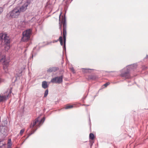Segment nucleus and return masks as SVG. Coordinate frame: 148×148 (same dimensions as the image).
Instances as JSON below:
<instances>
[{"instance_id":"f257e3e1","label":"nucleus","mask_w":148,"mask_h":148,"mask_svg":"<svg viewBox=\"0 0 148 148\" xmlns=\"http://www.w3.org/2000/svg\"><path fill=\"white\" fill-rule=\"evenodd\" d=\"M137 67L136 64H133L128 65L124 68L121 71V76L125 79H129L131 78L130 73L131 71L136 69Z\"/></svg>"},{"instance_id":"f03ea898","label":"nucleus","mask_w":148,"mask_h":148,"mask_svg":"<svg viewBox=\"0 0 148 148\" xmlns=\"http://www.w3.org/2000/svg\"><path fill=\"white\" fill-rule=\"evenodd\" d=\"M27 6V4H25L19 9H14L11 12L10 16L12 18L17 17L21 12H23L26 10Z\"/></svg>"},{"instance_id":"7ed1b4c3","label":"nucleus","mask_w":148,"mask_h":148,"mask_svg":"<svg viewBox=\"0 0 148 148\" xmlns=\"http://www.w3.org/2000/svg\"><path fill=\"white\" fill-rule=\"evenodd\" d=\"M45 119V117H43L40 121L38 120V118L36 119L30 125V127L32 129V131H34L36 129L37 130L38 127H39L43 123Z\"/></svg>"},{"instance_id":"20e7f679","label":"nucleus","mask_w":148,"mask_h":148,"mask_svg":"<svg viewBox=\"0 0 148 148\" xmlns=\"http://www.w3.org/2000/svg\"><path fill=\"white\" fill-rule=\"evenodd\" d=\"M61 23L63 24V38L64 40V45L63 46V51H66V18L64 17L62 19Z\"/></svg>"},{"instance_id":"39448f33","label":"nucleus","mask_w":148,"mask_h":148,"mask_svg":"<svg viewBox=\"0 0 148 148\" xmlns=\"http://www.w3.org/2000/svg\"><path fill=\"white\" fill-rule=\"evenodd\" d=\"M1 41H3L5 42V47L6 45L8 48L9 47V37L8 35L6 33L0 34V42Z\"/></svg>"},{"instance_id":"423d86ee","label":"nucleus","mask_w":148,"mask_h":148,"mask_svg":"<svg viewBox=\"0 0 148 148\" xmlns=\"http://www.w3.org/2000/svg\"><path fill=\"white\" fill-rule=\"evenodd\" d=\"M0 61L3 63V68L5 72L6 73H8L9 63L7 60L5 61V56H0Z\"/></svg>"},{"instance_id":"0eeeda50","label":"nucleus","mask_w":148,"mask_h":148,"mask_svg":"<svg viewBox=\"0 0 148 148\" xmlns=\"http://www.w3.org/2000/svg\"><path fill=\"white\" fill-rule=\"evenodd\" d=\"M63 77L62 75L56 77L52 78L51 81L53 83H57L60 84L62 82Z\"/></svg>"},{"instance_id":"6e6552de","label":"nucleus","mask_w":148,"mask_h":148,"mask_svg":"<svg viewBox=\"0 0 148 148\" xmlns=\"http://www.w3.org/2000/svg\"><path fill=\"white\" fill-rule=\"evenodd\" d=\"M32 32V29H29L23 32V36L27 37L28 38H30V35Z\"/></svg>"},{"instance_id":"1a4fd4ad","label":"nucleus","mask_w":148,"mask_h":148,"mask_svg":"<svg viewBox=\"0 0 148 148\" xmlns=\"http://www.w3.org/2000/svg\"><path fill=\"white\" fill-rule=\"evenodd\" d=\"M59 40L60 45H63V38L62 36H60L59 37V39L58 40H54L53 41H51L50 42H48L47 43V45H50L52 43H54L56 42H57Z\"/></svg>"},{"instance_id":"9d476101","label":"nucleus","mask_w":148,"mask_h":148,"mask_svg":"<svg viewBox=\"0 0 148 148\" xmlns=\"http://www.w3.org/2000/svg\"><path fill=\"white\" fill-rule=\"evenodd\" d=\"M59 68L56 67H50L47 70L48 73H51L52 72H55L58 70Z\"/></svg>"},{"instance_id":"9b49d317","label":"nucleus","mask_w":148,"mask_h":148,"mask_svg":"<svg viewBox=\"0 0 148 148\" xmlns=\"http://www.w3.org/2000/svg\"><path fill=\"white\" fill-rule=\"evenodd\" d=\"M9 94L8 93L7 96H0V102L3 101L7 99L8 97Z\"/></svg>"},{"instance_id":"f8f14e48","label":"nucleus","mask_w":148,"mask_h":148,"mask_svg":"<svg viewBox=\"0 0 148 148\" xmlns=\"http://www.w3.org/2000/svg\"><path fill=\"white\" fill-rule=\"evenodd\" d=\"M94 69H85L82 68V71L84 73H90L89 71V70H93Z\"/></svg>"},{"instance_id":"ddd939ff","label":"nucleus","mask_w":148,"mask_h":148,"mask_svg":"<svg viewBox=\"0 0 148 148\" xmlns=\"http://www.w3.org/2000/svg\"><path fill=\"white\" fill-rule=\"evenodd\" d=\"M42 87L44 89L46 88L48 86L47 84V82L45 81L42 82Z\"/></svg>"},{"instance_id":"4468645a","label":"nucleus","mask_w":148,"mask_h":148,"mask_svg":"<svg viewBox=\"0 0 148 148\" xmlns=\"http://www.w3.org/2000/svg\"><path fill=\"white\" fill-rule=\"evenodd\" d=\"M30 38H28L27 37L23 36L21 38L22 41L26 42L28 41L30 39Z\"/></svg>"},{"instance_id":"2eb2a0df","label":"nucleus","mask_w":148,"mask_h":148,"mask_svg":"<svg viewBox=\"0 0 148 148\" xmlns=\"http://www.w3.org/2000/svg\"><path fill=\"white\" fill-rule=\"evenodd\" d=\"M96 79V77L94 75H90L88 77V79L95 80Z\"/></svg>"},{"instance_id":"dca6fc26","label":"nucleus","mask_w":148,"mask_h":148,"mask_svg":"<svg viewBox=\"0 0 148 148\" xmlns=\"http://www.w3.org/2000/svg\"><path fill=\"white\" fill-rule=\"evenodd\" d=\"M95 137L94 135L92 133L90 134L89 135V138L90 139L93 140L94 139Z\"/></svg>"},{"instance_id":"f3484780","label":"nucleus","mask_w":148,"mask_h":148,"mask_svg":"<svg viewBox=\"0 0 148 148\" xmlns=\"http://www.w3.org/2000/svg\"><path fill=\"white\" fill-rule=\"evenodd\" d=\"M73 105H68L66 106L65 108V109H69L73 108Z\"/></svg>"},{"instance_id":"a211bd4d","label":"nucleus","mask_w":148,"mask_h":148,"mask_svg":"<svg viewBox=\"0 0 148 148\" xmlns=\"http://www.w3.org/2000/svg\"><path fill=\"white\" fill-rule=\"evenodd\" d=\"M36 130V129L35 130H34V131H31V132L30 133L28 136L26 138V139H25V140H26V139H27L29 137V136H30V135H31L32 134H33L35 132V131Z\"/></svg>"},{"instance_id":"6ab92c4d","label":"nucleus","mask_w":148,"mask_h":148,"mask_svg":"<svg viewBox=\"0 0 148 148\" xmlns=\"http://www.w3.org/2000/svg\"><path fill=\"white\" fill-rule=\"evenodd\" d=\"M36 130V129L35 130H34V131H31V132L30 133L28 136L26 138V139H25V140H26V139H27L29 137V136H30V135H31L32 134H33L35 132V131Z\"/></svg>"},{"instance_id":"aec40b11","label":"nucleus","mask_w":148,"mask_h":148,"mask_svg":"<svg viewBox=\"0 0 148 148\" xmlns=\"http://www.w3.org/2000/svg\"><path fill=\"white\" fill-rule=\"evenodd\" d=\"M48 93V89H47L46 90L45 93H44V97H46L47 96Z\"/></svg>"},{"instance_id":"412c9836","label":"nucleus","mask_w":148,"mask_h":148,"mask_svg":"<svg viewBox=\"0 0 148 148\" xmlns=\"http://www.w3.org/2000/svg\"><path fill=\"white\" fill-rule=\"evenodd\" d=\"M4 129V127L3 126H0V131L1 132H2L3 131V130Z\"/></svg>"},{"instance_id":"4be33fe9","label":"nucleus","mask_w":148,"mask_h":148,"mask_svg":"<svg viewBox=\"0 0 148 148\" xmlns=\"http://www.w3.org/2000/svg\"><path fill=\"white\" fill-rule=\"evenodd\" d=\"M110 84V83L109 82H107L103 85V86H105V87H106L108 85H109Z\"/></svg>"},{"instance_id":"5701e85b","label":"nucleus","mask_w":148,"mask_h":148,"mask_svg":"<svg viewBox=\"0 0 148 148\" xmlns=\"http://www.w3.org/2000/svg\"><path fill=\"white\" fill-rule=\"evenodd\" d=\"M24 129H22L20 131V134L21 135H22V134L24 132Z\"/></svg>"},{"instance_id":"b1692460","label":"nucleus","mask_w":148,"mask_h":148,"mask_svg":"<svg viewBox=\"0 0 148 148\" xmlns=\"http://www.w3.org/2000/svg\"><path fill=\"white\" fill-rule=\"evenodd\" d=\"M70 69L71 70V71L73 73H75V72H74L75 70H74V68L73 67H72V68H70Z\"/></svg>"},{"instance_id":"393cba45","label":"nucleus","mask_w":148,"mask_h":148,"mask_svg":"<svg viewBox=\"0 0 148 148\" xmlns=\"http://www.w3.org/2000/svg\"><path fill=\"white\" fill-rule=\"evenodd\" d=\"M3 8H0V14L3 12Z\"/></svg>"},{"instance_id":"a878e982","label":"nucleus","mask_w":148,"mask_h":148,"mask_svg":"<svg viewBox=\"0 0 148 148\" xmlns=\"http://www.w3.org/2000/svg\"><path fill=\"white\" fill-rule=\"evenodd\" d=\"M12 142L11 141V140L10 139V147L12 145Z\"/></svg>"},{"instance_id":"bb28decb","label":"nucleus","mask_w":148,"mask_h":148,"mask_svg":"<svg viewBox=\"0 0 148 148\" xmlns=\"http://www.w3.org/2000/svg\"><path fill=\"white\" fill-rule=\"evenodd\" d=\"M4 148V146L3 145L2 146H1V147H0V148Z\"/></svg>"},{"instance_id":"cd10ccee","label":"nucleus","mask_w":148,"mask_h":148,"mask_svg":"<svg viewBox=\"0 0 148 148\" xmlns=\"http://www.w3.org/2000/svg\"><path fill=\"white\" fill-rule=\"evenodd\" d=\"M62 14V12H61L60 14V15H59V20L60 21V16Z\"/></svg>"},{"instance_id":"c85d7f7f","label":"nucleus","mask_w":148,"mask_h":148,"mask_svg":"<svg viewBox=\"0 0 148 148\" xmlns=\"http://www.w3.org/2000/svg\"><path fill=\"white\" fill-rule=\"evenodd\" d=\"M82 105L85 106H86V107L88 106H89V105H85V104H83V105Z\"/></svg>"},{"instance_id":"c756f323","label":"nucleus","mask_w":148,"mask_h":148,"mask_svg":"<svg viewBox=\"0 0 148 148\" xmlns=\"http://www.w3.org/2000/svg\"><path fill=\"white\" fill-rule=\"evenodd\" d=\"M86 98V97H83L82 98V100H84Z\"/></svg>"},{"instance_id":"7c9ffc66","label":"nucleus","mask_w":148,"mask_h":148,"mask_svg":"<svg viewBox=\"0 0 148 148\" xmlns=\"http://www.w3.org/2000/svg\"><path fill=\"white\" fill-rule=\"evenodd\" d=\"M145 58H148V54L146 55Z\"/></svg>"},{"instance_id":"2f4dec72","label":"nucleus","mask_w":148,"mask_h":148,"mask_svg":"<svg viewBox=\"0 0 148 148\" xmlns=\"http://www.w3.org/2000/svg\"><path fill=\"white\" fill-rule=\"evenodd\" d=\"M12 92L11 91V90L10 89V94H11V93Z\"/></svg>"},{"instance_id":"473e14b6","label":"nucleus","mask_w":148,"mask_h":148,"mask_svg":"<svg viewBox=\"0 0 148 148\" xmlns=\"http://www.w3.org/2000/svg\"><path fill=\"white\" fill-rule=\"evenodd\" d=\"M93 143H94V142H92V143L91 144V146H92V144H93Z\"/></svg>"},{"instance_id":"72a5a7b5","label":"nucleus","mask_w":148,"mask_h":148,"mask_svg":"<svg viewBox=\"0 0 148 148\" xmlns=\"http://www.w3.org/2000/svg\"><path fill=\"white\" fill-rule=\"evenodd\" d=\"M33 55L32 54V58H33Z\"/></svg>"},{"instance_id":"f704fd0d","label":"nucleus","mask_w":148,"mask_h":148,"mask_svg":"<svg viewBox=\"0 0 148 148\" xmlns=\"http://www.w3.org/2000/svg\"><path fill=\"white\" fill-rule=\"evenodd\" d=\"M9 143V140H8V143Z\"/></svg>"},{"instance_id":"c9c22d12","label":"nucleus","mask_w":148,"mask_h":148,"mask_svg":"<svg viewBox=\"0 0 148 148\" xmlns=\"http://www.w3.org/2000/svg\"><path fill=\"white\" fill-rule=\"evenodd\" d=\"M24 143V142H23V143H22V144H23V143Z\"/></svg>"},{"instance_id":"e433bc0d","label":"nucleus","mask_w":148,"mask_h":148,"mask_svg":"<svg viewBox=\"0 0 148 148\" xmlns=\"http://www.w3.org/2000/svg\"><path fill=\"white\" fill-rule=\"evenodd\" d=\"M24 143V142H23V143H22V144H23V143Z\"/></svg>"},{"instance_id":"4c0bfd02","label":"nucleus","mask_w":148,"mask_h":148,"mask_svg":"<svg viewBox=\"0 0 148 148\" xmlns=\"http://www.w3.org/2000/svg\"><path fill=\"white\" fill-rule=\"evenodd\" d=\"M24 143V142H23V143H22V144H23V143Z\"/></svg>"}]
</instances>
